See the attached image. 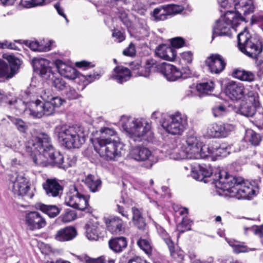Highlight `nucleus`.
<instances>
[{
  "label": "nucleus",
  "mask_w": 263,
  "mask_h": 263,
  "mask_svg": "<svg viewBox=\"0 0 263 263\" xmlns=\"http://www.w3.org/2000/svg\"><path fill=\"white\" fill-rule=\"evenodd\" d=\"M21 97L22 99L16 100L10 94H6L0 90V102L10 105L15 103L20 112H25L35 118L53 115L56 109L65 102L61 97L54 95L50 89L35 88L32 85L22 93Z\"/></svg>",
  "instance_id": "1"
},
{
  "label": "nucleus",
  "mask_w": 263,
  "mask_h": 263,
  "mask_svg": "<svg viewBox=\"0 0 263 263\" xmlns=\"http://www.w3.org/2000/svg\"><path fill=\"white\" fill-rule=\"evenodd\" d=\"M26 150L32 156L34 162L42 166L50 165L66 170L76 162L73 156H67L65 158L59 152L55 151L50 137L45 133L32 137L28 142Z\"/></svg>",
  "instance_id": "2"
},
{
  "label": "nucleus",
  "mask_w": 263,
  "mask_h": 263,
  "mask_svg": "<svg viewBox=\"0 0 263 263\" xmlns=\"http://www.w3.org/2000/svg\"><path fill=\"white\" fill-rule=\"evenodd\" d=\"M215 186L223 191H227L229 196L237 199H250L258 193L257 183L245 181L240 177H234L226 172H220L219 179L215 181Z\"/></svg>",
  "instance_id": "3"
},
{
  "label": "nucleus",
  "mask_w": 263,
  "mask_h": 263,
  "mask_svg": "<svg viewBox=\"0 0 263 263\" xmlns=\"http://www.w3.org/2000/svg\"><path fill=\"white\" fill-rule=\"evenodd\" d=\"M86 133L84 127L77 125H60L54 129L59 142L68 148L80 147L85 142Z\"/></svg>",
  "instance_id": "4"
},
{
  "label": "nucleus",
  "mask_w": 263,
  "mask_h": 263,
  "mask_svg": "<svg viewBox=\"0 0 263 263\" xmlns=\"http://www.w3.org/2000/svg\"><path fill=\"white\" fill-rule=\"evenodd\" d=\"M120 124L134 141H141L148 140L153 137L151 123L144 118H133L123 116L121 117Z\"/></svg>",
  "instance_id": "5"
},
{
  "label": "nucleus",
  "mask_w": 263,
  "mask_h": 263,
  "mask_svg": "<svg viewBox=\"0 0 263 263\" xmlns=\"http://www.w3.org/2000/svg\"><path fill=\"white\" fill-rule=\"evenodd\" d=\"M185 143L186 145L180 147L173 145L172 149H167V154L171 159L176 160L198 159L203 143L201 137L196 134L189 135L186 138Z\"/></svg>",
  "instance_id": "6"
},
{
  "label": "nucleus",
  "mask_w": 263,
  "mask_h": 263,
  "mask_svg": "<svg viewBox=\"0 0 263 263\" xmlns=\"http://www.w3.org/2000/svg\"><path fill=\"white\" fill-rule=\"evenodd\" d=\"M93 143L96 152L106 160H115L124 151V145L120 140L100 139Z\"/></svg>",
  "instance_id": "7"
},
{
  "label": "nucleus",
  "mask_w": 263,
  "mask_h": 263,
  "mask_svg": "<svg viewBox=\"0 0 263 263\" xmlns=\"http://www.w3.org/2000/svg\"><path fill=\"white\" fill-rule=\"evenodd\" d=\"M165 131L172 135H181L187 126V117L179 112L162 115L160 122Z\"/></svg>",
  "instance_id": "8"
},
{
  "label": "nucleus",
  "mask_w": 263,
  "mask_h": 263,
  "mask_svg": "<svg viewBox=\"0 0 263 263\" xmlns=\"http://www.w3.org/2000/svg\"><path fill=\"white\" fill-rule=\"evenodd\" d=\"M245 19L231 11H227L223 16L216 21L213 28L212 39L216 36L230 35L231 29H235L241 22Z\"/></svg>",
  "instance_id": "9"
},
{
  "label": "nucleus",
  "mask_w": 263,
  "mask_h": 263,
  "mask_svg": "<svg viewBox=\"0 0 263 263\" xmlns=\"http://www.w3.org/2000/svg\"><path fill=\"white\" fill-rule=\"evenodd\" d=\"M34 70L44 79L51 80L52 86L58 90H62L66 88L65 81L60 77H56L50 66V62L45 59L35 58L32 60Z\"/></svg>",
  "instance_id": "10"
},
{
  "label": "nucleus",
  "mask_w": 263,
  "mask_h": 263,
  "mask_svg": "<svg viewBox=\"0 0 263 263\" xmlns=\"http://www.w3.org/2000/svg\"><path fill=\"white\" fill-rule=\"evenodd\" d=\"M237 39L239 50L247 56L255 59L262 51L261 45L250 37L246 30L239 33Z\"/></svg>",
  "instance_id": "11"
},
{
  "label": "nucleus",
  "mask_w": 263,
  "mask_h": 263,
  "mask_svg": "<svg viewBox=\"0 0 263 263\" xmlns=\"http://www.w3.org/2000/svg\"><path fill=\"white\" fill-rule=\"evenodd\" d=\"M3 58L7 62L0 59V81L4 82L12 78L18 72L21 61L11 54H4Z\"/></svg>",
  "instance_id": "12"
},
{
  "label": "nucleus",
  "mask_w": 263,
  "mask_h": 263,
  "mask_svg": "<svg viewBox=\"0 0 263 263\" xmlns=\"http://www.w3.org/2000/svg\"><path fill=\"white\" fill-rule=\"evenodd\" d=\"M129 157L137 161H147L146 167L150 168L158 161V157L147 147L142 146H133L130 149Z\"/></svg>",
  "instance_id": "13"
},
{
  "label": "nucleus",
  "mask_w": 263,
  "mask_h": 263,
  "mask_svg": "<svg viewBox=\"0 0 263 263\" xmlns=\"http://www.w3.org/2000/svg\"><path fill=\"white\" fill-rule=\"evenodd\" d=\"M245 99L246 102L242 103L240 111L245 116L252 117L260 105L258 93L254 91H248Z\"/></svg>",
  "instance_id": "14"
},
{
  "label": "nucleus",
  "mask_w": 263,
  "mask_h": 263,
  "mask_svg": "<svg viewBox=\"0 0 263 263\" xmlns=\"http://www.w3.org/2000/svg\"><path fill=\"white\" fill-rule=\"evenodd\" d=\"M234 129L230 124L213 123L207 128L206 135L209 138H224Z\"/></svg>",
  "instance_id": "15"
},
{
  "label": "nucleus",
  "mask_w": 263,
  "mask_h": 263,
  "mask_svg": "<svg viewBox=\"0 0 263 263\" xmlns=\"http://www.w3.org/2000/svg\"><path fill=\"white\" fill-rule=\"evenodd\" d=\"M24 221L28 229L31 231L41 229L46 225L44 217L36 211L26 213L24 217Z\"/></svg>",
  "instance_id": "16"
},
{
  "label": "nucleus",
  "mask_w": 263,
  "mask_h": 263,
  "mask_svg": "<svg viewBox=\"0 0 263 263\" xmlns=\"http://www.w3.org/2000/svg\"><path fill=\"white\" fill-rule=\"evenodd\" d=\"M12 191L18 196H27L31 198L32 193L29 192L30 190L29 181L24 175H17L14 180H12Z\"/></svg>",
  "instance_id": "17"
},
{
  "label": "nucleus",
  "mask_w": 263,
  "mask_h": 263,
  "mask_svg": "<svg viewBox=\"0 0 263 263\" xmlns=\"http://www.w3.org/2000/svg\"><path fill=\"white\" fill-rule=\"evenodd\" d=\"M248 88H245L242 84L234 81L229 82L226 88V95L232 100L241 99L246 97Z\"/></svg>",
  "instance_id": "18"
},
{
  "label": "nucleus",
  "mask_w": 263,
  "mask_h": 263,
  "mask_svg": "<svg viewBox=\"0 0 263 263\" xmlns=\"http://www.w3.org/2000/svg\"><path fill=\"white\" fill-rule=\"evenodd\" d=\"M157 71L168 81H175L182 77L185 78L179 69L172 64L165 62L157 64Z\"/></svg>",
  "instance_id": "19"
},
{
  "label": "nucleus",
  "mask_w": 263,
  "mask_h": 263,
  "mask_svg": "<svg viewBox=\"0 0 263 263\" xmlns=\"http://www.w3.org/2000/svg\"><path fill=\"white\" fill-rule=\"evenodd\" d=\"M133 73L135 76L147 77L152 71H157V64L153 60H148L144 66H141L138 63L132 64Z\"/></svg>",
  "instance_id": "20"
},
{
  "label": "nucleus",
  "mask_w": 263,
  "mask_h": 263,
  "mask_svg": "<svg viewBox=\"0 0 263 263\" xmlns=\"http://www.w3.org/2000/svg\"><path fill=\"white\" fill-rule=\"evenodd\" d=\"M205 64L212 73H219L223 70L226 63L224 58L218 54H212L205 60Z\"/></svg>",
  "instance_id": "21"
},
{
  "label": "nucleus",
  "mask_w": 263,
  "mask_h": 263,
  "mask_svg": "<svg viewBox=\"0 0 263 263\" xmlns=\"http://www.w3.org/2000/svg\"><path fill=\"white\" fill-rule=\"evenodd\" d=\"M235 9L236 13L239 17L245 19V22H247L246 18L242 16H246L254 12L255 7L253 0H235L234 1Z\"/></svg>",
  "instance_id": "22"
},
{
  "label": "nucleus",
  "mask_w": 263,
  "mask_h": 263,
  "mask_svg": "<svg viewBox=\"0 0 263 263\" xmlns=\"http://www.w3.org/2000/svg\"><path fill=\"white\" fill-rule=\"evenodd\" d=\"M54 64L59 73L66 78L70 80L75 79L78 77L77 70L71 66L61 60H56Z\"/></svg>",
  "instance_id": "23"
},
{
  "label": "nucleus",
  "mask_w": 263,
  "mask_h": 263,
  "mask_svg": "<svg viewBox=\"0 0 263 263\" xmlns=\"http://www.w3.org/2000/svg\"><path fill=\"white\" fill-rule=\"evenodd\" d=\"M103 230L98 221H89L87 224L86 237L90 240H98L103 237Z\"/></svg>",
  "instance_id": "24"
},
{
  "label": "nucleus",
  "mask_w": 263,
  "mask_h": 263,
  "mask_svg": "<svg viewBox=\"0 0 263 263\" xmlns=\"http://www.w3.org/2000/svg\"><path fill=\"white\" fill-rule=\"evenodd\" d=\"M107 229L113 234H121L124 232L123 222L118 217L114 216L105 219Z\"/></svg>",
  "instance_id": "25"
},
{
  "label": "nucleus",
  "mask_w": 263,
  "mask_h": 263,
  "mask_svg": "<svg viewBox=\"0 0 263 263\" xmlns=\"http://www.w3.org/2000/svg\"><path fill=\"white\" fill-rule=\"evenodd\" d=\"M212 174L210 166L197 165L192 167L191 175L196 180L202 181L204 178L209 177Z\"/></svg>",
  "instance_id": "26"
},
{
  "label": "nucleus",
  "mask_w": 263,
  "mask_h": 263,
  "mask_svg": "<svg viewBox=\"0 0 263 263\" xmlns=\"http://www.w3.org/2000/svg\"><path fill=\"white\" fill-rule=\"evenodd\" d=\"M155 52L160 58L170 61H174L177 55L174 48L164 44L159 46L156 48Z\"/></svg>",
  "instance_id": "27"
},
{
  "label": "nucleus",
  "mask_w": 263,
  "mask_h": 263,
  "mask_svg": "<svg viewBox=\"0 0 263 263\" xmlns=\"http://www.w3.org/2000/svg\"><path fill=\"white\" fill-rule=\"evenodd\" d=\"M131 77L129 69L122 66H117L112 71L111 78L122 84L129 80Z\"/></svg>",
  "instance_id": "28"
},
{
  "label": "nucleus",
  "mask_w": 263,
  "mask_h": 263,
  "mask_svg": "<svg viewBox=\"0 0 263 263\" xmlns=\"http://www.w3.org/2000/svg\"><path fill=\"white\" fill-rule=\"evenodd\" d=\"M43 188L49 196L57 197L62 191V187L55 179H47L43 184Z\"/></svg>",
  "instance_id": "29"
},
{
  "label": "nucleus",
  "mask_w": 263,
  "mask_h": 263,
  "mask_svg": "<svg viewBox=\"0 0 263 263\" xmlns=\"http://www.w3.org/2000/svg\"><path fill=\"white\" fill-rule=\"evenodd\" d=\"M76 235L77 231L75 228L67 227L58 231L54 235V238L59 241H66L72 240Z\"/></svg>",
  "instance_id": "30"
},
{
  "label": "nucleus",
  "mask_w": 263,
  "mask_h": 263,
  "mask_svg": "<svg viewBox=\"0 0 263 263\" xmlns=\"http://www.w3.org/2000/svg\"><path fill=\"white\" fill-rule=\"evenodd\" d=\"M217 143L212 142L208 144L202 143L201 150L199 152V159H204L209 157H216V151L217 148Z\"/></svg>",
  "instance_id": "31"
},
{
  "label": "nucleus",
  "mask_w": 263,
  "mask_h": 263,
  "mask_svg": "<svg viewBox=\"0 0 263 263\" xmlns=\"http://www.w3.org/2000/svg\"><path fill=\"white\" fill-rule=\"evenodd\" d=\"M100 136L92 139L93 142H98L100 139L120 140L116 137L117 133L112 128L103 127L99 130Z\"/></svg>",
  "instance_id": "32"
},
{
  "label": "nucleus",
  "mask_w": 263,
  "mask_h": 263,
  "mask_svg": "<svg viewBox=\"0 0 263 263\" xmlns=\"http://www.w3.org/2000/svg\"><path fill=\"white\" fill-rule=\"evenodd\" d=\"M127 244L126 238L124 237H116L109 241L110 248L116 252H120L125 249Z\"/></svg>",
  "instance_id": "33"
},
{
  "label": "nucleus",
  "mask_w": 263,
  "mask_h": 263,
  "mask_svg": "<svg viewBox=\"0 0 263 263\" xmlns=\"http://www.w3.org/2000/svg\"><path fill=\"white\" fill-rule=\"evenodd\" d=\"M83 182L92 192H96L101 187L102 182L92 175H88L83 179Z\"/></svg>",
  "instance_id": "34"
},
{
  "label": "nucleus",
  "mask_w": 263,
  "mask_h": 263,
  "mask_svg": "<svg viewBox=\"0 0 263 263\" xmlns=\"http://www.w3.org/2000/svg\"><path fill=\"white\" fill-rule=\"evenodd\" d=\"M26 45L33 51L39 52H46L51 49V42L48 41L44 45L42 42L39 43L37 41H26Z\"/></svg>",
  "instance_id": "35"
},
{
  "label": "nucleus",
  "mask_w": 263,
  "mask_h": 263,
  "mask_svg": "<svg viewBox=\"0 0 263 263\" xmlns=\"http://www.w3.org/2000/svg\"><path fill=\"white\" fill-rule=\"evenodd\" d=\"M76 203L77 205L75 206V209L81 211H86L87 213L92 212V209L89 206L88 198L80 193L77 200H76Z\"/></svg>",
  "instance_id": "36"
},
{
  "label": "nucleus",
  "mask_w": 263,
  "mask_h": 263,
  "mask_svg": "<svg viewBox=\"0 0 263 263\" xmlns=\"http://www.w3.org/2000/svg\"><path fill=\"white\" fill-rule=\"evenodd\" d=\"M132 219L134 224L139 229H144L146 226V223L140 210L134 207L132 208Z\"/></svg>",
  "instance_id": "37"
},
{
  "label": "nucleus",
  "mask_w": 263,
  "mask_h": 263,
  "mask_svg": "<svg viewBox=\"0 0 263 263\" xmlns=\"http://www.w3.org/2000/svg\"><path fill=\"white\" fill-rule=\"evenodd\" d=\"M233 75L236 78L243 81L252 82L255 80V75L250 71L242 69H236Z\"/></svg>",
  "instance_id": "38"
},
{
  "label": "nucleus",
  "mask_w": 263,
  "mask_h": 263,
  "mask_svg": "<svg viewBox=\"0 0 263 263\" xmlns=\"http://www.w3.org/2000/svg\"><path fill=\"white\" fill-rule=\"evenodd\" d=\"M80 259L85 263H115V259L105 255L94 259L85 255L81 256Z\"/></svg>",
  "instance_id": "39"
},
{
  "label": "nucleus",
  "mask_w": 263,
  "mask_h": 263,
  "mask_svg": "<svg viewBox=\"0 0 263 263\" xmlns=\"http://www.w3.org/2000/svg\"><path fill=\"white\" fill-rule=\"evenodd\" d=\"M38 208L44 213H46L50 217L57 216L60 212V209L55 205L39 204Z\"/></svg>",
  "instance_id": "40"
},
{
  "label": "nucleus",
  "mask_w": 263,
  "mask_h": 263,
  "mask_svg": "<svg viewBox=\"0 0 263 263\" xmlns=\"http://www.w3.org/2000/svg\"><path fill=\"white\" fill-rule=\"evenodd\" d=\"M79 195V192L74 187L72 191H70L66 194L65 199V204L69 206L75 208V206L77 205L76 203V200H77L78 196Z\"/></svg>",
  "instance_id": "41"
},
{
  "label": "nucleus",
  "mask_w": 263,
  "mask_h": 263,
  "mask_svg": "<svg viewBox=\"0 0 263 263\" xmlns=\"http://www.w3.org/2000/svg\"><path fill=\"white\" fill-rule=\"evenodd\" d=\"M153 16L156 21H163L169 16L166 6L155 8L153 12Z\"/></svg>",
  "instance_id": "42"
},
{
  "label": "nucleus",
  "mask_w": 263,
  "mask_h": 263,
  "mask_svg": "<svg viewBox=\"0 0 263 263\" xmlns=\"http://www.w3.org/2000/svg\"><path fill=\"white\" fill-rule=\"evenodd\" d=\"M226 240L229 245L233 248L234 252L236 253L247 252L252 250L235 240L226 238Z\"/></svg>",
  "instance_id": "43"
},
{
  "label": "nucleus",
  "mask_w": 263,
  "mask_h": 263,
  "mask_svg": "<svg viewBox=\"0 0 263 263\" xmlns=\"http://www.w3.org/2000/svg\"><path fill=\"white\" fill-rule=\"evenodd\" d=\"M246 139L254 146L258 145L261 141V136L252 130L247 131Z\"/></svg>",
  "instance_id": "44"
},
{
  "label": "nucleus",
  "mask_w": 263,
  "mask_h": 263,
  "mask_svg": "<svg viewBox=\"0 0 263 263\" xmlns=\"http://www.w3.org/2000/svg\"><path fill=\"white\" fill-rule=\"evenodd\" d=\"M171 256L175 259L181 260L184 257L183 252L177 246H175L174 243L168 246Z\"/></svg>",
  "instance_id": "45"
},
{
  "label": "nucleus",
  "mask_w": 263,
  "mask_h": 263,
  "mask_svg": "<svg viewBox=\"0 0 263 263\" xmlns=\"http://www.w3.org/2000/svg\"><path fill=\"white\" fill-rule=\"evenodd\" d=\"M214 89V83L212 81L201 83L196 85L197 90L201 93H208L213 91Z\"/></svg>",
  "instance_id": "46"
},
{
  "label": "nucleus",
  "mask_w": 263,
  "mask_h": 263,
  "mask_svg": "<svg viewBox=\"0 0 263 263\" xmlns=\"http://www.w3.org/2000/svg\"><path fill=\"white\" fill-rule=\"evenodd\" d=\"M137 245L146 254L149 255L152 253V247L148 239L140 238Z\"/></svg>",
  "instance_id": "47"
},
{
  "label": "nucleus",
  "mask_w": 263,
  "mask_h": 263,
  "mask_svg": "<svg viewBox=\"0 0 263 263\" xmlns=\"http://www.w3.org/2000/svg\"><path fill=\"white\" fill-rule=\"evenodd\" d=\"M46 4V0H21L20 2V5L26 8H30Z\"/></svg>",
  "instance_id": "48"
},
{
  "label": "nucleus",
  "mask_w": 263,
  "mask_h": 263,
  "mask_svg": "<svg viewBox=\"0 0 263 263\" xmlns=\"http://www.w3.org/2000/svg\"><path fill=\"white\" fill-rule=\"evenodd\" d=\"M10 119L20 132L26 133L27 132L28 128V125L27 123L19 118L11 117Z\"/></svg>",
  "instance_id": "49"
},
{
  "label": "nucleus",
  "mask_w": 263,
  "mask_h": 263,
  "mask_svg": "<svg viewBox=\"0 0 263 263\" xmlns=\"http://www.w3.org/2000/svg\"><path fill=\"white\" fill-rule=\"evenodd\" d=\"M192 223L193 222L191 220L183 217L181 222L177 225V230L179 233H182L185 231L190 230Z\"/></svg>",
  "instance_id": "50"
},
{
  "label": "nucleus",
  "mask_w": 263,
  "mask_h": 263,
  "mask_svg": "<svg viewBox=\"0 0 263 263\" xmlns=\"http://www.w3.org/2000/svg\"><path fill=\"white\" fill-rule=\"evenodd\" d=\"M77 217V214L74 210H66L65 213L60 217L61 221L64 222H69L74 220Z\"/></svg>",
  "instance_id": "51"
},
{
  "label": "nucleus",
  "mask_w": 263,
  "mask_h": 263,
  "mask_svg": "<svg viewBox=\"0 0 263 263\" xmlns=\"http://www.w3.org/2000/svg\"><path fill=\"white\" fill-rule=\"evenodd\" d=\"M168 15H175L181 12L183 8L182 6L177 5H169L166 6Z\"/></svg>",
  "instance_id": "52"
},
{
  "label": "nucleus",
  "mask_w": 263,
  "mask_h": 263,
  "mask_svg": "<svg viewBox=\"0 0 263 263\" xmlns=\"http://www.w3.org/2000/svg\"><path fill=\"white\" fill-rule=\"evenodd\" d=\"M217 148L216 152V157H225L227 156L230 153V147L224 146H221L217 143Z\"/></svg>",
  "instance_id": "53"
},
{
  "label": "nucleus",
  "mask_w": 263,
  "mask_h": 263,
  "mask_svg": "<svg viewBox=\"0 0 263 263\" xmlns=\"http://www.w3.org/2000/svg\"><path fill=\"white\" fill-rule=\"evenodd\" d=\"M212 111L215 117H220L226 113V108L223 105H217L213 108Z\"/></svg>",
  "instance_id": "54"
},
{
  "label": "nucleus",
  "mask_w": 263,
  "mask_h": 263,
  "mask_svg": "<svg viewBox=\"0 0 263 263\" xmlns=\"http://www.w3.org/2000/svg\"><path fill=\"white\" fill-rule=\"evenodd\" d=\"M171 43L173 47L179 48L184 45V41L182 38L177 37L171 39Z\"/></svg>",
  "instance_id": "55"
},
{
  "label": "nucleus",
  "mask_w": 263,
  "mask_h": 263,
  "mask_svg": "<svg viewBox=\"0 0 263 263\" xmlns=\"http://www.w3.org/2000/svg\"><path fill=\"white\" fill-rule=\"evenodd\" d=\"M159 233L162 239L165 241V243L167 245V247L174 243L167 233L164 229H160L159 230Z\"/></svg>",
  "instance_id": "56"
},
{
  "label": "nucleus",
  "mask_w": 263,
  "mask_h": 263,
  "mask_svg": "<svg viewBox=\"0 0 263 263\" xmlns=\"http://www.w3.org/2000/svg\"><path fill=\"white\" fill-rule=\"evenodd\" d=\"M251 23H258L263 31V14H256L252 15Z\"/></svg>",
  "instance_id": "57"
},
{
  "label": "nucleus",
  "mask_w": 263,
  "mask_h": 263,
  "mask_svg": "<svg viewBox=\"0 0 263 263\" xmlns=\"http://www.w3.org/2000/svg\"><path fill=\"white\" fill-rule=\"evenodd\" d=\"M181 58L185 62L190 63L193 60V53L191 51L182 52L181 54Z\"/></svg>",
  "instance_id": "58"
},
{
  "label": "nucleus",
  "mask_w": 263,
  "mask_h": 263,
  "mask_svg": "<svg viewBox=\"0 0 263 263\" xmlns=\"http://www.w3.org/2000/svg\"><path fill=\"white\" fill-rule=\"evenodd\" d=\"M135 47L133 44H130L123 52L125 55L132 57L135 54Z\"/></svg>",
  "instance_id": "59"
},
{
  "label": "nucleus",
  "mask_w": 263,
  "mask_h": 263,
  "mask_svg": "<svg viewBox=\"0 0 263 263\" xmlns=\"http://www.w3.org/2000/svg\"><path fill=\"white\" fill-rule=\"evenodd\" d=\"M112 36L117 39L118 42H121L125 39V36L123 33L117 29H115L114 30Z\"/></svg>",
  "instance_id": "60"
},
{
  "label": "nucleus",
  "mask_w": 263,
  "mask_h": 263,
  "mask_svg": "<svg viewBox=\"0 0 263 263\" xmlns=\"http://www.w3.org/2000/svg\"><path fill=\"white\" fill-rule=\"evenodd\" d=\"M85 79L88 82L90 83L96 80H98L100 78V74L98 73H93L92 74H89L85 76H83Z\"/></svg>",
  "instance_id": "61"
},
{
  "label": "nucleus",
  "mask_w": 263,
  "mask_h": 263,
  "mask_svg": "<svg viewBox=\"0 0 263 263\" xmlns=\"http://www.w3.org/2000/svg\"><path fill=\"white\" fill-rule=\"evenodd\" d=\"M66 96L69 99H74L77 98L78 93L74 89L70 87L67 91Z\"/></svg>",
  "instance_id": "62"
},
{
  "label": "nucleus",
  "mask_w": 263,
  "mask_h": 263,
  "mask_svg": "<svg viewBox=\"0 0 263 263\" xmlns=\"http://www.w3.org/2000/svg\"><path fill=\"white\" fill-rule=\"evenodd\" d=\"M14 142V143H11L10 146L14 151L19 152L22 145L17 139H15Z\"/></svg>",
  "instance_id": "63"
},
{
  "label": "nucleus",
  "mask_w": 263,
  "mask_h": 263,
  "mask_svg": "<svg viewBox=\"0 0 263 263\" xmlns=\"http://www.w3.org/2000/svg\"><path fill=\"white\" fill-rule=\"evenodd\" d=\"M255 234L259 237H263V225L256 227L253 229Z\"/></svg>",
  "instance_id": "64"
}]
</instances>
